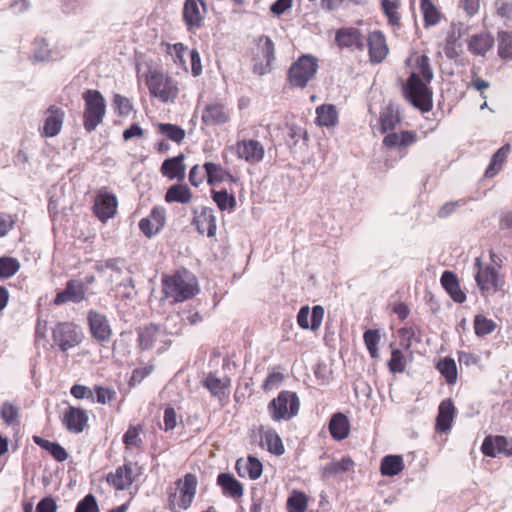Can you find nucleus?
Listing matches in <instances>:
<instances>
[{
    "instance_id": "obj_1",
    "label": "nucleus",
    "mask_w": 512,
    "mask_h": 512,
    "mask_svg": "<svg viewBox=\"0 0 512 512\" xmlns=\"http://www.w3.org/2000/svg\"><path fill=\"white\" fill-rule=\"evenodd\" d=\"M416 71L412 72L403 87L405 98L421 112L432 109V91L427 84L433 79L430 60L426 55L415 58Z\"/></svg>"
},
{
    "instance_id": "obj_2",
    "label": "nucleus",
    "mask_w": 512,
    "mask_h": 512,
    "mask_svg": "<svg viewBox=\"0 0 512 512\" xmlns=\"http://www.w3.org/2000/svg\"><path fill=\"white\" fill-rule=\"evenodd\" d=\"M162 282L166 298L174 302L189 300L199 291L197 279L185 269L165 277Z\"/></svg>"
},
{
    "instance_id": "obj_3",
    "label": "nucleus",
    "mask_w": 512,
    "mask_h": 512,
    "mask_svg": "<svg viewBox=\"0 0 512 512\" xmlns=\"http://www.w3.org/2000/svg\"><path fill=\"white\" fill-rule=\"evenodd\" d=\"M198 480L192 473H187L182 479L176 481V488L168 490V506L173 512L187 510L196 495Z\"/></svg>"
},
{
    "instance_id": "obj_4",
    "label": "nucleus",
    "mask_w": 512,
    "mask_h": 512,
    "mask_svg": "<svg viewBox=\"0 0 512 512\" xmlns=\"http://www.w3.org/2000/svg\"><path fill=\"white\" fill-rule=\"evenodd\" d=\"M85 107L83 125L87 132L94 131L102 123L106 113V101L98 90L89 89L83 93Z\"/></svg>"
},
{
    "instance_id": "obj_5",
    "label": "nucleus",
    "mask_w": 512,
    "mask_h": 512,
    "mask_svg": "<svg viewBox=\"0 0 512 512\" xmlns=\"http://www.w3.org/2000/svg\"><path fill=\"white\" fill-rule=\"evenodd\" d=\"M299 398L295 392L281 391L278 396L272 399L267 410L273 421H288L297 415L299 411Z\"/></svg>"
},
{
    "instance_id": "obj_6",
    "label": "nucleus",
    "mask_w": 512,
    "mask_h": 512,
    "mask_svg": "<svg viewBox=\"0 0 512 512\" xmlns=\"http://www.w3.org/2000/svg\"><path fill=\"white\" fill-rule=\"evenodd\" d=\"M318 69L317 59L312 55H302L295 61L288 72L292 86L304 88L314 77Z\"/></svg>"
},
{
    "instance_id": "obj_7",
    "label": "nucleus",
    "mask_w": 512,
    "mask_h": 512,
    "mask_svg": "<svg viewBox=\"0 0 512 512\" xmlns=\"http://www.w3.org/2000/svg\"><path fill=\"white\" fill-rule=\"evenodd\" d=\"M146 82L151 95L164 103H173L178 96L179 90L175 81L159 72H151Z\"/></svg>"
},
{
    "instance_id": "obj_8",
    "label": "nucleus",
    "mask_w": 512,
    "mask_h": 512,
    "mask_svg": "<svg viewBox=\"0 0 512 512\" xmlns=\"http://www.w3.org/2000/svg\"><path fill=\"white\" fill-rule=\"evenodd\" d=\"M207 4L204 0H185L182 18L188 31L200 29L206 18Z\"/></svg>"
},
{
    "instance_id": "obj_9",
    "label": "nucleus",
    "mask_w": 512,
    "mask_h": 512,
    "mask_svg": "<svg viewBox=\"0 0 512 512\" xmlns=\"http://www.w3.org/2000/svg\"><path fill=\"white\" fill-rule=\"evenodd\" d=\"M335 42L340 49L364 51L366 34L356 27H342L335 33Z\"/></svg>"
},
{
    "instance_id": "obj_10",
    "label": "nucleus",
    "mask_w": 512,
    "mask_h": 512,
    "mask_svg": "<svg viewBox=\"0 0 512 512\" xmlns=\"http://www.w3.org/2000/svg\"><path fill=\"white\" fill-rule=\"evenodd\" d=\"M53 342L62 352L74 348L81 342L77 327L69 322L58 323L52 332Z\"/></svg>"
},
{
    "instance_id": "obj_11",
    "label": "nucleus",
    "mask_w": 512,
    "mask_h": 512,
    "mask_svg": "<svg viewBox=\"0 0 512 512\" xmlns=\"http://www.w3.org/2000/svg\"><path fill=\"white\" fill-rule=\"evenodd\" d=\"M233 151L238 159L254 165L264 159L265 148L261 142L255 139H242L233 146Z\"/></svg>"
},
{
    "instance_id": "obj_12",
    "label": "nucleus",
    "mask_w": 512,
    "mask_h": 512,
    "mask_svg": "<svg viewBox=\"0 0 512 512\" xmlns=\"http://www.w3.org/2000/svg\"><path fill=\"white\" fill-rule=\"evenodd\" d=\"M65 119V112L62 108L51 105L44 112L43 126L40 134L43 137L52 138L57 136L62 129Z\"/></svg>"
},
{
    "instance_id": "obj_13",
    "label": "nucleus",
    "mask_w": 512,
    "mask_h": 512,
    "mask_svg": "<svg viewBox=\"0 0 512 512\" xmlns=\"http://www.w3.org/2000/svg\"><path fill=\"white\" fill-rule=\"evenodd\" d=\"M87 320L91 335L96 341L100 343L110 341L112 328L106 315L95 310H90Z\"/></svg>"
},
{
    "instance_id": "obj_14",
    "label": "nucleus",
    "mask_w": 512,
    "mask_h": 512,
    "mask_svg": "<svg viewBox=\"0 0 512 512\" xmlns=\"http://www.w3.org/2000/svg\"><path fill=\"white\" fill-rule=\"evenodd\" d=\"M258 57L265 61V64L262 61H257L255 59V63L253 65V72L258 75H264L270 72L271 64L275 60V47L274 43L268 36H261L258 39Z\"/></svg>"
},
{
    "instance_id": "obj_15",
    "label": "nucleus",
    "mask_w": 512,
    "mask_h": 512,
    "mask_svg": "<svg viewBox=\"0 0 512 512\" xmlns=\"http://www.w3.org/2000/svg\"><path fill=\"white\" fill-rule=\"evenodd\" d=\"M137 470V466L131 463L119 466L107 475L106 481L115 490H125L134 482L138 474Z\"/></svg>"
},
{
    "instance_id": "obj_16",
    "label": "nucleus",
    "mask_w": 512,
    "mask_h": 512,
    "mask_svg": "<svg viewBox=\"0 0 512 512\" xmlns=\"http://www.w3.org/2000/svg\"><path fill=\"white\" fill-rule=\"evenodd\" d=\"M482 453L488 457H497L501 454L512 455V439L505 436H487L481 446Z\"/></svg>"
},
{
    "instance_id": "obj_17",
    "label": "nucleus",
    "mask_w": 512,
    "mask_h": 512,
    "mask_svg": "<svg viewBox=\"0 0 512 512\" xmlns=\"http://www.w3.org/2000/svg\"><path fill=\"white\" fill-rule=\"evenodd\" d=\"M96 270L100 273H104L106 270H110L109 281L118 284L126 275H131V271L128 268L126 261L123 258H109L104 261H99L95 266Z\"/></svg>"
},
{
    "instance_id": "obj_18",
    "label": "nucleus",
    "mask_w": 512,
    "mask_h": 512,
    "mask_svg": "<svg viewBox=\"0 0 512 512\" xmlns=\"http://www.w3.org/2000/svg\"><path fill=\"white\" fill-rule=\"evenodd\" d=\"M117 204V198L114 194L100 191L95 199L94 212L104 222L115 215Z\"/></svg>"
},
{
    "instance_id": "obj_19",
    "label": "nucleus",
    "mask_w": 512,
    "mask_h": 512,
    "mask_svg": "<svg viewBox=\"0 0 512 512\" xmlns=\"http://www.w3.org/2000/svg\"><path fill=\"white\" fill-rule=\"evenodd\" d=\"M324 317V308L316 305L310 311L308 306L300 308L297 315V323L302 329L316 331L321 326Z\"/></svg>"
},
{
    "instance_id": "obj_20",
    "label": "nucleus",
    "mask_w": 512,
    "mask_h": 512,
    "mask_svg": "<svg viewBox=\"0 0 512 512\" xmlns=\"http://www.w3.org/2000/svg\"><path fill=\"white\" fill-rule=\"evenodd\" d=\"M86 288L84 283L77 280H69L64 290L57 293L54 304L62 305L67 302L79 303L85 299Z\"/></svg>"
},
{
    "instance_id": "obj_21",
    "label": "nucleus",
    "mask_w": 512,
    "mask_h": 512,
    "mask_svg": "<svg viewBox=\"0 0 512 512\" xmlns=\"http://www.w3.org/2000/svg\"><path fill=\"white\" fill-rule=\"evenodd\" d=\"M366 46L369 48L370 61L382 62L388 54L386 40L381 31L375 30L366 35Z\"/></svg>"
},
{
    "instance_id": "obj_22",
    "label": "nucleus",
    "mask_w": 512,
    "mask_h": 512,
    "mask_svg": "<svg viewBox=\"0 0 512 512\" xmlns=\"http://www.w3.org/2000/svg\"><path fill=\"white\" fill-rule=\"evenodd\" d=\"M88 422L87 412L83 409L69 406L62 416V423L72 433H81Z\"/></svg>"
},
{
    "instance_id": "obj_23",
    "label": "nucleus",
    "mask_w": 512,
    "mask_h": 512,
    "mask_svg": "<svg viewBox=\"0 0 512 512\" xmlns=\"http://www.w3.org/2000/svg\"><path fill=\"white\" fill-rule=\"evenodd\" d=\"M165 209L154 207L150 215L139 222V228L147 237L156 235L165 224Z\"/></svg>"
},
{
    "instance_id": "obj_24",
    "label": "nucleus",
    "mask_w": 512,
    "mask_h": 512,
    "mask_svg": "<svg viewBox=\"0 0 512 512\" xmlns=\"http://www.w3.org/2000/svg\"><path fill=\"white\" fill-rule=\"evenodd\" d=\"M201 119L208 126L223 125L230 120V114L220 103H211L205 106Z\"/></svg>"
},
{
    "instance_id": "obj_25",
    "label": "nucleus",
    "mask_w": 512,
    "mask_h": 512,
    "mask_svg": "<svg viewBox=\"0 0 512 512\" xmlns=\"http://www.w3.org/2000/svg\"><path fill=\"white\" fill-rule=\"evenodd\" d=\"M474 266L477 269L475 280L480 289L482 291H488L492 288H495L497 283L496 269L492 266L482 267L480 258L475 259Z\"/></svg>"
},
{
    "instance_id": "obj_26",
    "label": "nucleus",
    "mask_w": 512,
    "mask_h": 512,
    "mask_svg": "<svg viewBox=\"0 0 512 512\" xmlns=\"http://www.w3.org/2000/svg\"><path fill=\"white\" fill-rule=\"evenodd\" d=\"M417 138V133L414 131L391 132L384 137L383 144L388 148L402 149L414 144Z\"/></svg>"
},
{
    "instance_id": "obj_27",
    "label": "nucleus",
    "mask_w": 512,
    "mask_h": 512,
    "mask_svg": "<svg viewBox=\"0 0 512 512\" xmlns=\"http://www.w3.org/2000/svg\"><path fill=\"white\" fill-rule=\"evenodd\" d=\"M440 282L455 302L463 303L466 300V295L460 288L458 278L452 271H444L441 275Z\"/></svg>"
},
{
    "instance_id": "obj_28",
    "label": "nucleus",
    "mask_w": 512,
    "mask_h": 512,
    "mask_svg": "<svg viewBox=\"0 0 512 512\" xmlns=\"http://www.w3.org/2000/svg\"><path fill=\"white\" fill-rule=\"evenodd\" d=\"M454 405L450 399L444 400L438 407L436 418V430L447 433L451 429V423L454 417Z\"/></svg>"
},
{
    "instance_id": "obj_29",
    "label": "nucleus",
    "mask_w": 512,
    "mask_h": 512,
    "mask_svg": "<svg viewBox=\"0 0 512 512\" xmlns=\"http://www.w3.org/2000/svg\"><path fill=\"white\" fill-rule=\"evenodd\" d=\"M235 469L240 477L247 474L251 480H256L262 474L263 465L258 458L249 456L245 462L242 459L237 460Z\"/></svg>"
},
{
    "instance_id": "obj_30",
    "label": "nucleus",
    "mask_w": 512,
    "mask_h": 512,
    "mask_svg": "<svg viewBox=\"0 0 512 512\" xmlns=\"http://www.w3.org/2000/svg\"><path fill=\"white\" fill-rule=\"evenodd\" d=\"M350 423L346 415L341 412L332 415L329 422V432L333 439L340 441L348 437Z\"/></svg>"
},
{
    "instance_id": "obj_31",
    "label": "nucleus",
    "mask_w": 512,
    "mask_h": 512,
    "mask_svg": "<svg viewBox=\"0 0 512 512\" xmlns=\"http://www.w3.org/2000/svg\"><path fill=\"white\" fill-rule=\"evenodd\" d=\"M184 155L168 158L161 165V173L169 179H183L185 176Z\"/></svg>"
},
{
    "instance_id": "obj_32",
    "label": "nucleus",
    "mask_w": 512,
    "mask_h": 512,
    "mask_svg": "<svg viewBox=\"0 0 512 512\" xmlns=\"http://www.w3.org/2000/svg\"><path fill=\"white\" fill-rule=\"evenodd\" d=\"M197 229L200 233H207L208 237L216 234V218L212 208L204 207L199 216L194 219Z\"/></svg>"
},
{
    "instance_id": "obj_33",
    "label": "nucleus",
    "mask_w": 512,
    "mask_h": 512,
    "mask_svg": "<svg viewBox=\"0 0 512 512\" xmlns=\"http://www.w3.org/2000/svg\"><path fill=\"white\" fill-rule=\"evenodd\" d=\"M217 484L222 488L223 494L232 498H239L243 495V485L230 473H220L217 477Z\"/></svg>"
},
{
    "instance_id": "obj_34",
    "label": "nucleus",
    "mask_w": 512,
    "mask_h": 512,
    "mask_svg": "<svg viewBox=\"0 0 512 512\" xmlns=\"http://www.w3.org/2000/svg\"><path fill=\"white\" fill-rule=\"evenodd\" d=\"M261 444L266 447L267 450L276 456L284 454L285 449L283 442L274 429L261 430Z\"/></svg>"
},
{
    "instance_id": "obj_35",
    "label": "nucleus",
    "mask_w": 512,
    "mask_h": 512,
    "mask_svg": "<svg viewBox=\"0 0 512 512\" xmlns=\"http://www.w3.org/2000/svg\"><path fill=\"white\" fill-rule=\"evenodd\" d=\"M316 122L319 126L334 127L338 123V112L334 105L323 104L316 108Z\"/></svg>"
},
{
    "instance_id": "obj_36",
    "label": "nucleus",
    "mask_w": 512,
    "mask_h": 512,
    "mask_svg": "<svg viewBox=\"0 0 512 512\" xmlns=\"http://www.w3.org/2000/svg\"><path fill=\"white\" fill-rule=\"evenodd\" d=\"M404 467L401 455H386L381 459L380 472L384 476L393 477L400 474Z\"/></svg>"
},
{
    "instance_id": "obj_37",
    "label": "nucleus",
    "mask_w": 512,
    "mask_h": 512,
    "mask_svg": "<svg viewBox=\"0 0 512 512\" xmlns=\"http://www.w3.org/2000/svg\"><path fill=\"white\" fill-rule=\"evenodd\" d=\"M163 331L160 326L150 324L138 330V342L141 349H150L154 343L162 336Z\"/></svg>"
},
{
    "instance_id": "obj_38",
    "label": "nucleus",
    "mask_w": 512,
    "mask_h": 512,
    "mask_svg": "<svg viewBox=\"0 0 512 512\" xmlns=\"http://www.w3.org/2000/svg\"><path fill=\"white\" fill-rule=\"evenodd\" d=\"M183 320H186L191 325H194L202 320V316L198 312H193V313L183 312L182 315H180V314L170 315L166 318L165 325H164V331L169 334H178L180 329H175L174 326H176V324L179 321H183Z\"/></svg>"
},
{
    "instance_id": "obj_39",
    "label": "nucleus",
    "mask_w": 512,
    "mask_h": 512,
    "mask_svg": "<svg viewBox=\"0 0 512 512\" xmlns=\"http://www.w3.org/2000/svg\"><path fill=\"white\" fill-rule=\"evenodd\" d=\"M494 39L486 33L473 35L468 43L469 50L475 54L484 56L493 46Z\"/></svg>"
},
{
    "instance_id": "obj_40",
    "label": "nucleus",
    "mask_w": 512,
    "mask_h": 512,
    "mask_svg": "<svg viewBox=\"0 0 512 512\" xmlns=\"http://www.w3.org/2000/svg\"><path fill=\"white\" fill-rule=\"evenodd\" d=\"M192 193L190 188L184 184H174L170 186L165 194V201L168 203L186 204L191 201Z\"/></svg>"
},
{
    "instance_id": "obj_41",
    "label": "nucleus",
    "mask_w": 512,
    "mask_h": 512,
    "mask_svg": "<svg viewBox=\"0 0 512 512\" xmlns=\"http://www.w3.org/2000/svg\"><path fill=\"white\" fill-rule=\"evenodd\" d=\"M33 440L38 446L48 451L55 460L63 462L68 458V453L59 443L51 442L39 436H34Z\"/></svg>"
},
{
    "instance_id": "obj_42",
    "label": "nucleus",
    "mask_w": 512,
    "mask_h": 512,
    "mask_svg": "<svg viewBox=\"0 0 512 512\" xmlns=\"http://www.w3.org/2000/svg\"><path fill=\"white\" fill-rule=\"evenodd\" d=\"M157 127L158 132L161 135L165 136L167 139L173 142L180 143L185 138V130L178 125L170 123H159Z\"/></svg>"
},
{
    "instance_id": "obj_43",
    "label": "nucleus",
    "mask_w": 512,
    "mask_h": 512,
    "mask_svg": "<svg viewBox=\"0 0 512 512\" xmlns=\"http://www.w3.org/2000/svg\"><path fill=\"white\" fill-rule=\"evenodd\" d=\"M354 462L349 457H343L340 461H333L323 468V476L330 477L349 471Z\"/></svg>"
},
{
    "instance_id": "obj_44",
    "label": "nucleus",
    "mask_w": 512,
    "mask_h": 512,
    "mask_svg": "<svg viewBox=\"0 0 512 512\" xmlns=\"http://www.w3.org/2000/svg\"><path fill=\"white\" fill-rule=\"evenodd\" d=\"M204 385L213 396L221 397L225 394L229 381L226 378L220 379L213 374H209L204 381Z\"/></svg>"
},
{
    "instance_id": "obj_45",
    "label": "nucleus",
    "mask_w": 512,
    "mask_h": 512,
    "mask_svg": "<svg viewBox=\"0 0 512 512\" xmlns=\"http://www.w3.org/2000/svg\"><path fill=\"white\" fill-rule=\"evenodd\" d=\"M509 149V145H504L493 154L490 164L485 171L486 176L493 177L500 170L507 157Z\"/></svg>"
},
{
    "instance_id": "obj_46",
    "label": "nucleus",
    "mask_w": 512,
    "mask_h": 512,
    "mask_svg": "<svg viewBox=\"0 0 512 512\" xmlns=\"http://www.w3.org/2000/svg\"><path fill=\"white\" fill-rule=\"evenodd\" d=\"M399 122L400 117L397 110L392 106H388L380 116L381 132L385 133L388 130H393Z\"/></svg>"
},
{
    "instance_id": "obj_47",
    "label": "nucleus",
    "mask_w": 512,
    "mask_h": 512,
    "mask_svg": "<svg viewBox=\"0 0 512 512\" xmlns=\"http://www.w3.org/2000/svg\"><path fill=\"white\" fill-rule=\"evenodd\" d=\"M421 11L424 16L425 26H434L440 20V14L432 0H420Z\"/></svg>"
},
{
    "instance_id": "obj_48",
    "label": "nucleus",
    "mask_w": 512,
    "mask_h": 512,
    "mask_svg": "<svg viewBox=\"0 0 512 512\" xmlns=\"http://www.w3.org/2000/svg\"><path fill=\"white\" fill-rule=\"evenodd\" d=\"M437 368L447 383L454 384L457 380V366L452 358H444L439 361Z\"/></svg>"
},
{
    "instance_id": "obj_49",
    "label": "nucleus",
    "mask_w": 512,
    "mask_h": 512,
    "mask_svg": "<svg viewBox=\"0 0 512 512\" xmlns=\"http://www.w3.org/2000/svg\"><path fill=\"white\" fill-rule=\"evenodd\" d=\"M380 338L379 330L376 329H368L363 334L364 343L372 358H377L379 355L377 346Z\"/></svg>"
},
{
    "instance_id": "obj_50",
    "label": "nucleus",
    "mask_w": 512,
    "mask_h": 512,
    "mask_svg": "<svg viewBox=\"0 0 512 512\" xmlns=\"http://www.w3.org/2000/svg\"><path fill=\"white\" fill-rule=\"evenodd\" d=\"M498 41V52L500 57L504 59H512V32H499Z\"/></svg>"
},
{
    "instance_id": "obj_51",
    "label": "nucleus",
    "mask_w": 512,
    "mask_h": 512,
    "mask_svg": "<svg viewBox=\"0 0 512 512\" xmlns=\"http://www.w3.org/2000/svg\"><path fill=\"white\" fill-rule=\"evenodd\" d=\"M203 169L205 170L207 182L210 185H213L214 183L217 182H221L224 179L225 171L219 164L213 162H206L203 165Z\"/></svg>"
},
{
    "instance_id": "obj_52",
    "label": "nucleus",
    "mask_w": 512,
    "mask_h": 512,
    "mask_svg": "<svg viewBox=\"0 0 512 512\" xmlns=\"http://www.w3.org/2000/svg\"><path fill=\"white\" fill-rule=\"evenodd\" d=\"M212 198L220 210L224 211L228 208L233 209L236 200L233 195L228 194L227 190L212 191Z\"/></svg>"
},
{
    "instance_id": "obj_53",
    "label": "nucleus",
    "mask_w": 512,
    "mask_h": 512,
    "mask_svg": "<svg viewBox=\"0 0 512 512\" xmlns=\"http://www.w3.org/2000/svg\"><path fill=\"white\" fill-rule=\"evenodd\" d=\"M20 268L17 259L12 257H0V278L13 276Z\"/></svg>"
},
{
    "instance_id": "obj_54",
    "label": "nucleus",
    "mask_w": 512,
    "mask_h": 512,
    "mask_svg": "<svg viewBox=\"0 0 512 512\" xmlns=\"http://www.w3.org/2000/svg\"><path fill=\"white\" fill-rule=\"evenodd\" d=\"M496 325L493 320L482 315H477L474 319V329L477 336H485L492 333Z\"/></svg>"
},
{
    "instance_id": "obj_55",
    "label": "nucleus",
    "mask_w": 512,
    "mask_h": 512,
    "mask_svg": "<svg viewBox=\"0 0 512 512\" xmlns=\"http://www.w3.org/2000/svg\"><path fill=\"white\" fill-rule=\"evenodd\" d=\"M307 507V497L302 492H293L287 500L289 512H304Z\"/></svg>"
},
{
    "instance_id": "obj_56",
    "label": "nucleus",
    "mask_w": 512,
    "mask_h": 512,
    "mask_svg": "<svg viewBox=\"0 0 512 512\" xmlns=\"http://www.w3.org/2000/svg\"><path fill=\"white\" fill-rule=\"evenodd\" d=\"M115 288L122 298L131 299L135 295V285L131 275H126L115 285Z\"/></svg>"
},
{
    "instance_id": "obj_57",
    "label": "nucleus",
    "mask_w": 512,
    "mask_h": 512,
    "mask_svg": "<svg viewBox=\"0 0 512 512\" xmlns=\"http://www.w3.org/2000/svg\"><path fill=\"white\" fill-rule=\"evenodd\" d=\"M381 6L384 14L388 18V22L392 26H399L400 16L397 12V4L392 0H381Z\"/></svg>"
},
{
    "instance_id": "obj_58",
    "label": "nucleus",
    "mask_w": 512,
    "mask_h": 512,
    "mask_svg": "<svg viewBox=\"0 0 512 512\" xmlns=\"http://www.w3.org/2000/svg\"><path fill=\"white\" fill-rule=\"evenodd\" d=\"M0 416L7 425H13L19 417V409L10 402H4L0 408Z\"/></svg>"
},
{
    "instance_id": "obj_59",
    "label": "nucleus",
    "mask_w": 512,
    "mask_h": 512,
    "mask_svg": "<svg viewBox=\"0 0 512 512\" xmlns=\"http://www.w3.org/2000/svg\"><path fill=\"white\" fill-rule=\"evenodd\" d=\"M389 370L393 373H401L405 370V356L400 349H393L388 361Z\"/></svg>"
},
{
    "instance_id": "obj_60",
    "label": "nucleus",
    "mask_w": 512,
    "mask_h": 512,
    "mask_svg": "<svg viewBox=\"0 0 512 512\" xmlns=\"http://www.w3.org/2000/svg\"><path fill=\"white\" fill-rule=\"evenodd\" d=\"M75 512H99L95 496L92 494L86 495L78 502Z\"/></svg>"
},
{
    "instance_id": "obj_61",
    "label": "nucleus",
    "mask_w": 512,
    "mask_h": 512,
    "mask_svg": "<svg viewBox=\"0 0 512 512\" xmlns=\"http://www.w3.org/2000/svg\"><path fill=\"white\" fill-rule=\"evenodd\" d=\"M50 57V50L48 48V43L41 39L34 43L33 50V59L35 61H46Z\"/></svg>"
},
{
    "instance_id": "obj_62",
    "label": "nucleus",
    "mask_w": 512,
    "mask_h": 512,
    "mask_svg": "<svg viewBox=\"0 0 512 512\" xmlns=\"http://www.w3.org/2000/svg\"><path fill=\"white\" fill-rule=\"evenodd\" d=\"M70 393L76 399H89L94 402V392L87 386L75 384L71 387Z\"/></svg>"
},
{
    "instance_id": "obj_63",
    "label": "nucleus",
    "mask_w": 512,
    "mask_h": 512,
    "mask_svg": "<svg viewBox=\"0 0 512 512\" xmlns=\"http://www.w3.org/2000/svg\"><path fill=\"white\" fill-rule=\"evenodd\" d=\"M114 105L118 113L122 116H127L132 110V104L130 100L120 94L114 96Z\"/></svg>"
},
{
    "instance_id": "obj_64",
    "label": "nucleus",
    "mask_w": 512,
    "mask_h": 512,
    "mask_svg": "<svg viewBox=\"0 0 512 512\" xmlns=\"http://www.w3.org/2000/svg\"><path fill=\"white\" fill-rule=\"evenodd\" d=\"M96 402L99 404H106L116 397V392L112 389L95 386Z\"/></svg>"
}]
</instances>
